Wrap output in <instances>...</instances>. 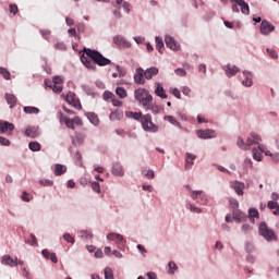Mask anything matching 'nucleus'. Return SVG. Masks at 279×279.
<instances>
[{"label":"nucleus","mask_w":279,"mask_h":279,"mask_svg":"<svg viewBox=\"0 0 279 279\" xmlns=\"http://www.w3.org/2000/svg\"><path fill=\"white\" fill-rule=\"evenodd\" d=\"M83 53H85V56H81V62L82 64H84V66H86V69L95 71L97 69V65L108 66V64H111V66H114L116 71H118L119 77H125V72L123 71V68H121V65L119 64L112 63V61L104 57L101 52L93 50L90 48H83Z\"/></svg>","instance_id":"obj_1"},{"label":"nucleus","mask_w":279,"mask_h":279,"mask_svg":"<svg viewBox=\"0 0 279 279\" xmlns=\"http://www.w3.org/2000/svg\"><path fill=\"white\" fill-rule=\"evenodd\" d=\"M259 236H263L267 243H271V241H278V234L267 226V222L263 221L258 227Z\"/></svg>","instance_id":"obj_2"},{"label":"nucleus","mask_w":279,"mask_h":279,"mask_svg":"<svg viewBox=\"0 0 279 279\" xmlns=\"http://www.w3.org/2000/svg\"><path fill=\"white\" fill-rule=\"evenodd\" d=\"M140 123L144 132H149L150 134H157V132L160 131V128L156 123H154V120L151 119V114L149 113L144 114Z\"/></svg>","instance_id":"obj_3"},{"label":"nucleus","mask_w":279,"mask_h":279,"mask_svg":"<svg viewBox=\"0 0 279 279\" xmlns=\"http://www.w3.org/2000/svg\"><path fill=\"white\" fill-rule=\"evenodd\" d=\"M134 97L138 101V104H142L143 108H145L148 104H151V101H154V96L149 94L148 89H145L143 87H140L134 90Z\"/></svg>","instance_id":"obj_4"},{"label":"nucleus","mask_w":279,"mask_h":279,"mask_svg":"<svg viewBox=\"0 0 279 279\" xmlns=\"http://www.w3.org/2000/svg\"><path fill=\"white\" fill-rule=\"evenodd\" d=\"M190 197L198 204V206H208V196L202 190L191 191Z\"/></svg>","instance_id":"obj_5"},{"label":"nucleus","mask_w":279,"mask_h":279,"mask_svg":"<svg viewBox=\"0 0 279 279\" xmlns=\"http://www.w3.org/2000/svg\"><path fill=\"white\" fill-rule=\"evenodd\" d=\"M262 36H269L272 32H276V26L267 20H263L259 26Z\"/></svg>","instance_id":"obj_6"},{"label":"nucleus","mask_w":279,"mask_h":279,"mask_svg":"<svg viewBox=\"0 0 279 279\" xmlns=\"http://www.w3.org/2000/svg\"><path fill=\"white\" fill-rule=\"evenodd\" d=\"M196 136L203 141H208V138H217V132L213 129L197 130Z\"/></svg>","instance_id":"obj_7"},{"label":"nucleus","mask_w":279,"mask_h":279,"mask_svg":"<svg viewBox=\"0 0 279 279\" xmlns=\"http://www.w3.org/2000/svg\"><path fill=\"white\" fill-rule=\"evenodd\" d=\"M243 78L242 86L245 88H252L254 86V74L250 70L242 71Z\"/></svg>","instance_id":"obj_8"},{"label":"nucleus","mask_w":279,"mask_h":279,"mask_svg":"<svg viewBox=\"0 0 279 279\" xmlns=\"http://www.w3.org/2000/svg\"><path fill=\"white\" fill-rule=\"evenodd\" d=\"M107 241H114V243L120 245V247H125V243H128L121 233L114 232H111L107 235Z\"/></svg>","instance_id":"obj_9"},{"label":"nucleus","mask_w":279,"mask_h":279,"mask_svg":"<svg viewBox=\"0 0 279 279\" xmlns=\"http://www.w3.org/2000/svg\"><path fill=\"white\" fill-rule=\"evenodd\" d=\"M134 83L143 86L145 85V70L143 68H137L133 75Z\"/></svg>","instance_id":"obj_10"},{"label":"nucleus","mask_w":279,"mask_h":279,"mask_svg":"<svg viewBox=\"0 0 279 279\" xmlns=\"http://www.w3.org/2000/svg\"><path fill=\"white\" fill-rule=\"evenodd\" d=\"M227 77H234V75H236V73H239L241 71V69H239V66L236 65H232L230 63H228L227 65L222 66Z\"/></svg>","instance_id":"obj_11"},{"label":"nucleus","mask_w":279,"mask_h":279,"mask_svg":"<svg viewBox=\"0 0 279 279\" xmlns=\"http://www.w3.org/2000/svg\"><path fill=\"white\" fill-rule=\"evenodd\" d=\"M165 43L168 49H171L172 51H178L180 49V45H178V41H175V38H173L170 35H167L165 37Z\"/></svg>","instance_id":"obj_12"},{"label":"nucleus","mask_w":279,"mask_h":279,"mask_svg":"<svg viewBox=\"0 0 279 279\" xmlns=\"http://www.w3.org/2000/svg\"><path fill=\"white\" fill-rule=\"evenodd\" d=\"M260 137L256 133H251L250 137L246 140V146H247V151L252 149L253 145H258L260 143Z\"/></svg>","instance_id":"obj_13"},{"label":"nucleus","mask_w":279,"mask_h":279,"mask_svg":"<svg viewBox=\"0 0 279 279\" xmlns=\"http://www.w3.org/2000/svg\"><path fill=\"white\" fill-rule=\"evenodd\" d=\"M231 189L235 191L236 195L243 196V191L245 190V183L241 181H232L230 183Z\"/></svg>","instance_id":"obj_14"},{"label":"nucleus","mask_w":279,"mask_h":279,"mask_svg":"<svg viewBox=\"0 0 279 279\" xmlns=\"http://www.w3.org/2000/svg\"><path fill=\"white\" fill-rule=\"evenodd\" d=\"M24 134L28 138H38L40 136V131L37 126H28L25 129Z\"/></svg>","instance_id":"obj_15"},{"label":"nucleus","mask_w":279,"mask_h":279,"mask_svg":"<svg viewBox=\"0 0 279 279\" xmlns=\"http://www.w3.org/2000/svg\"><path fill=\"white\" fill-rule=\"evenodd\" d=\"M16 260H19L17 257H15L14 259L10 255H4L1 257V265H9V267H17L19 263Z\"/></svg>","instance_id":"obj_16"},{"label":"nucleus","mask_w":279,"mask_h":279,"mask_svg":"<svg viewBox=\"0 0 279 279\" xmlns=\"http://www.w3.org/2000/svg\"><path fill=\"white\" fill-rule=\"evenodd\" d=\"M231 3H236L241 8L242 14L250 15V4L245 0H230Z\"/></svg>","instance_id":"obj_17"},{"label":"nucleus","mask_w":279,"mask_h":279,"mask_svg":"<svg viewBox=\"0 0 279 279\" xmlns=\"http://www.w3.org/2000/svg\"><path fill=\"white\" fill-rule=\"evenodd\" d=\"M113 175L118 178H123L125 175V171L123 170V166L120 162H114L111 170Z\"/></svg>","instance_id":"obj_18"},{"label":"nucleus","mask_w":279,"mask_h":279,"mask_svg":"<svg viewBox=\"0 0 279 279\" xmlns=\"http://www.w3.org/2000/svg\"><path fill=\"white\" fill-rule=\"evenodd\" d=\"M197 158L196 155H193L191 153H185V169L189 171L190 169H193V166L195 165L194 160Z\"/></svg>","instance_id":"obj_19"},{"label":"nucleus","mask_w":279,"mask_h":279,"mask_svg":"<svg viewBox=\"0 0 279 279\" xmlns=\"http://www.w3.org/2000/svg\"><path fill=\"white\" fill-rule=\"evenodd\" d=\"M14 131V124L8 121L0 120V134H5V132Z\"/></svg>","instance_id":"obj_20"},{"label":"nucleus","mask_w":279,"mask_h":279,"mask_svg":"<svg viewBox=\"0 0 279 279\" xmlns=\"http://www.w3.org/2000/svg\"><path fill=\"white\" fill-rule=\"evenodd\" d=\"M159 70L156 66L148 68L144 70L145 80H154L155 75H158Z\"/></svg>","instance_id":"obj_21"},{"label":"nucleus","mask_w":279,"mask_h":279,"mask_svg":"<svg viewBox=\"0 0 279 279\" xmlns=\"http://www.w3.org/2000/svg\"><path fill=\"white\" fill-rule=\"evenodd\" d=\"M41 255L46 260H51V263H58V256H56V253H50L49 250L44 248L41 251Z\"/></svg>","instance_id":"obj_22"},{"label":"nucleus","mask_w":279,"mask_h":279,"mask_svg":"<svg viewBox=\"0 0 279 279\" xmlns=\"http://www.w3.org/2000/svg\"><path fill=\"white\" fill-rule=\"evenodd\" d=\"M85 117L88 119V121L92 123V125H95V128H97V125H99V116H97V113L86 112Z\"/></svg>","instance_id":"obj_23"},{"label":"nucleus","mask_w":279,"mask_h":279,"mask_svg":"<svg viewBox=\"0 0 279 279\" xmlns=\"http://www.w3.org/2000/svg\"><path fill=\"white\" fill-rule=\"evenodd\" d=\"M156 88H155V95L157 97H160V99H167V95L165 93V87H162V83H155Z\"/></svg>","instance_id":"obj_24"},{"label":"nucleus","mask_w":279,"mask_h":279,"mask_svg":"<svg viewBox=\"0 0 279 279\" xmlns=\"http://www.w3.org/2000/svg\"><path fill=\"white\" fill-rule=\"evenodd\" d=\"M144 110H150L154 114H160L162 112V108L156 104L148 102Z\"/></svg>","instance_id":"obj_25"},{"label":"nucleus","mask_w":279,"mask_h":279,"mask_svg":"<svg viewBox=\"0 0 279 279\" xmlns=\"http://www.w3.org/2000/svg\"><path fill=\"white\" fill-rule=\"evenodd\" d=\"M185 207L190 213H195L196 215H202L203 210L202 208L197 207L195 204L191 203V201H187L185 203Z\"/></svg>","instance_id":"obj_26"},{"label":"nucleus","mask_w":279,"mask_h":279,"mask_svg":"<svg viewBox=\"0 0 279 279\" xmlns=\"http://www.w3.org/2000/svg\"><path fill=\"white\" fill-rule=\"evenodd\" d=\"M5 101L11 110L16 107V96L14 94H5Z\"/></svg>","instance_id":"obj_27"},{"label":"nucleus","mask_w":279,"mask_h":279,"mask_svg":"<svg viewBox=\"0 0 279 279\" xmlns=\"http://www.w3.org/2000/svg\"><path fill=\"white\" fill-rule=\"evenodd\" d=\"M233 219L234 221H238V223H241L247 219V215L241 210H235L233 213Z\"/></svg>","instance_id":"obj_28"},{"label":"nucleus","mask_w":279,"mask_h":279,"mask_svg":"<svg viewBox=\"0 0 279 279\" xmlns=\"http://www.w3.org/2000/svg\"><path fill=\"white\" fill-rule=\"evenodd\" d=\"M125 117L128 119H134L135 121H142L144 114L142 112L126 111Z\"/></svg>","instance_id":"obj_29"},{"label":"nucleus","mask_w":279,"mask_h":279,"mask_svg":"<svg viewBox=\"0 0 279 279\" xmlns=\"http://www.w3.org/2000/svg\"><path fill=\"white\" fill-rule=\"evenodd\" d=\"M64 173H66V166H64L62 163H56L54 165V175L60 177V175H64Z\"/></svg>","instance_id":"obj_30"},{"label":"nucleus","mask_w":279,"mask_h":279,"mask_svg":"<svg viewBox=\"0 0 279 279\" xmlns=\"http://www.w3.org/2000/svg\"><path fill=\"white\" fill-rule=\"evenodd\" d=\"M86 140V135L84 134H81V133H77L75 135V137L72 140V143L75 145V146H82L84 145V141Z\"/></svg>","instance_id":"obj_31"},{"label":"nucleus","mask_w":279,"mask_h":279,"mask_svg":"<svg viewBox=\"0 0 279 279\" xmlns=\"http://www.w3.org/2000/svg\"><path fill=\"white\" fill-rule=\"evenodd\" d=\"M163 121H169L171 125H175V128H179V130H182V124H180V122H178V120H175L173 116H165Z\"/></svg>","instance_id":"obj_32"},{"label":"nucleus","mask_w":279,"mask_h":279,"mask_svg":"<svg viewBox=\"0 0 279 279\" xmlns=\"http://www.w3.org/2000/svg\"><path fill=\"white\" fill-rule=\"evenodd\" d=\"M78 236L83 241H90V239H93V233H90L86 230H81V231H78Z\"/></svg>","instance_id":"obj_33"},{"label":"nucleus","mask_w":279,"mask_h":279,"mask_svg":"<svg viewBox=\"0 0 279 279\" xmlns=\"http://www.w3.org/2000/svg\"><path fill=\"white\" fill-rule=\"evenodd\" d=\"M156 43V49L161 53L162 49L165 48V41L162 40V37L156 36L155 37Z\"/></svg>","instance_id":"obj_34"},{"label":"nucleus","mask_w":279,"mask_h":279,"mask_svg":"<svg viewBox=\"0 0 279 279\" xmlns=\"http://www.w3.org/2000/svg\"><path fill=\"white\" fill-rule=\"evenodd\" d=\"M236 145L239 149H242L243 151H247V143L243 140V137L239 136L236 140Z\"/></svg>","instance_id":"obj_35"},{"label":"nucleus","mask_w":279,"mask_h":279,"mask_svg":"<svg viewBox=\"0 0 279 279\" xmlns=\"http://www.w3.org/2000/svg\"><path fill=\"white\" fill-rule=\"evenodd\" d=\"M258 217H259L258 209L256 208L248 209V219H251L254 222V219H258Z\"/></svg>","instance_id":"obj_36"},{"label":"nucleus","mask_w":279,"mask_h":279,"mask_svg":"<svg viewBox=\"0 0 279 279\" xmlns=\"http://www.w3.org/2000/svg\"><path fill=\"white\" fill-rule=\"evenodd\" d=\"M116 95H118V97H120V99H125V97H128V90H125V88H123V87H117Z\"/></svg>","instance_id":"obj_37"},{"label":"nucleus","mask_w":279,"mask_h":279,"mask_svg":"<svg viewBox=\"0 0 279 279\" xmlns=\"http://www.w3.org/2000/svg\"><path fill=\"white\" fill-rule=\"evenodd\" d=\"M25 114H38L40 112V109L37 107H24Z\"/></svg>","instance_id":"obj_38"},{"label":"nucleus","mask_w":279,"mask_h":279,"mask_svg":"<svg viewBox=\"0 0 279 279\" xmlns=\"http://www.w3.org/2000/svg\"><path fill=\"white\" fill-rule=\"evenodd\" d=\"M28 149H31V151H40V149H41L40 143L29 142L28 143Z\"/></svg>","instance_id":"obj_39"},{"label":"nucleus","mask_w":279,"mask_h":279,"mask_svg":"<svg viewBox=\"0 0 279 279\" xmlns=\"http://www.w3.org/2000/svg\"><path fill=\"white\" fill-rule=\"evenodd\" d=\"M175 271H178V264H175L174 262H169L168 263V274H170V276H173V274H175Z\"/></svg>","instance_id":"obj_40"},{"label":"nucleus","mask_w":279,"mask_h":279,"mask_svg":"<svg viewBox=\"0 0 279 279\" xmlns=\"http://www.w3.org/2000/svg\"><path fill=\"white\" fill-rule=\"evenodd\" d=\"M105 279H114V272L112 271V268L106 267L104 270Z\"/></svg>","instance_id":"obj_41"},{"label":"nucleus","mask_w":279,"mask_h":279,"mask_svg":"<svg viewBox=\"0 0 279 279\" xmlns=\"http://www.w3.org/2000/svg\"><path fill=\"white\" fill-rule=\"evenodd\" d=\"M244 250L247 254H252L256 250V246H254V243L252 242H246L244 245Z\"/></svg>","instance_id":"obj_42"},{"label":"nucleus","mask_w":279,"mask_h":279,"mask_svg":"<svg viewBox=\"0 0 279 279\" xmlns=\"http://www.w3.org/2000/svg\"><path fill=\"white\" fill-rule=\"evenodd\" d=\"M0 75H2V77H4L5 80H11L12 77V74L5 68H0Z\"/></svg>","instance_id":"obj_43"},{"label":"nucleus","mask_w":279,"mask_h":279,"mask_svg":"<svg viewBox=\"0 0 279 279\" xmlns=\"http://www.w3.org/2000/svg\"><path fill=\"white\" fill-rule=\"evenodd\" d=\"M74 162L76 165H78V167H82V153H80L78 150L76 153H74Z\"/></svg>","instance_id":"obj_44"},{"label":"nucleus","mask_w":279,"mask_h":279,"mask_svg":"<svg viewBox=\"0 0 279 279\" xmlns=\"http://www.w3.org/2000/svg\"><path fill=\"white\" fill-rule=\"evenodd\" d=\"M123 40H125V37H123V36L117 35L113 37V43L118 47H121L123 45Z\"/></svg>","instance_id":"obj_45"},{"label":"nucleus","mask_w":279,"mask_h":279,"mask_svg":"<svg viewBox=\"0 0 279 279\" xmlns=\"http://www.w3.org/2000/svg\"><path fill=\"white\" fill-rule=\"evenodd\" d=\"M63 239L66 241V243H71V245H75V238H73L71 233H64Z\"/></svg>","instance_id":"obj_46"},{"label":"nucleus","mask_w":279,"mask_h":279,"mask_svg":"<svg viewBox=\"0 0 279 279\" xmlns=\"http://www.w3.org/2000/svg\"><path fill=\"white\" fill-rule=\"evenodd\" d=\"M82 89L84 90V93H86V95H95V90L93 89V87H90V85H82Z\"/></svg>","instance_id":"obj_47"},{"label":"nucleus","mask_w":279,"mask_h":279,"mask_svg":"<svg viewBox=\"0 0 279 279\" xmlns=\"http://www.w3.org/2000/svg\"><path fill=\"white\" fill-rule=\"evenodd\" d=\"M102 97L105 101H108V99H111L112 101V99H114V94L110 90H105Z\"/></svg>","instance_id":"obj_48"},{"label":"nucleus","mask_w":279,"mask_h":279,"mask_svg":"<svg viewBox=\"0 0 279 279\" xmlns=\"http://www.w3.org/2000/svg\"><path fill=\"white\" fill-rule=\"evenodd\" d=\"M40 186H53V181L50 179H41L39 180Z\"/></svg>","instance_id":"obj_49"},{"label":"nucleus","mask_w":279,"mask_h":279,"mask_svg":"<svg viewBox=\"0 0 279 279\" xmlns=\"http://www.w3.org/2000/svg\"><path fill=\"white\" fill-rule=\"evenodd\" d=\"M253 158L254 160H257V162H260V160H263V155L258 151V149L253 148Z\"/></svg>","instance_id":"obj_50"},{"label":"nucleus","mask_w":279,"mask_h":279,"mask_svg":"<svg viewBox=\"0 0 279 279\" xmlns=\"http://www.w3.org/2000/svg\"><path fill=\"white\" fill-rule=\"evenodd\" d=\"M75 99H76V98H75V93H73V92H69V93L66 94V96H65V100H66V102L70 104V105H71Z\"/></svg>","instance_id":"obj_51"},{"label":"nucleus","mask_w":279,"mask_h":279,"mask_svg":"<svg viewBox=\"0 0 279 279\" xmlns=\"http://www.w3.org/2000/svg\"><path fill=\"white\" fill-rule=\"evenodd\" d=\"M122 8L126 14H130L132 12V4L128 1H124L122 3Z\"/></svg>","instance_id":"obj_52"},{"label":"nucleus","mask_w":279,"mask_h":279,"mask_svg":"<svg viewBox=\"0 0 279 279\" xmlns=\"http://www.w3.org/2000/svg\"><path fill=\"white\" fill-rule=\"evenodd\" d=\"M63 121H64L66 128H70V130H75V124L73 123L72 119L63 118Z\"/></svg>","instance_id":"obj_53"},{"label":"nucleus","mask_w":279,"mask_h":279,"mask_svg":"<svg viewBox=\"0 0 279 279\" xmlns=\"http://www.w3.org/2000/svg\"><path fill=\"white\" fill-rule=\"evenodd\" d=\"M92 189L95 191V193H101V186L97 181L92 182Z\"/></svg>","instance_id":"obj_54"},{"label":"nucleus","mask_w":279,"mask_h":279,"mask_svg":"<svg viewBox=\"0 0 279 279\" xmlns=\"http://www.w3.org/2000/svg\"><path fill=\"white\" fill-rule=\"evenodd\" d=\"M175 75H179V77H186V70L179 68L174 70Z\"/></svg>","instance_id":"obj_55"},{"label":"nucleus","mask_w":279,"mask_h":279,"mask_svg":"<svg viewBox=\"0 0 279 279\" xmlns=\"http://www.w3.org/2000/svg\"><path fill=\"white\" fill-rule=\"evenodd\" d=\"M70 106H73V108H76V110H82V102H80V99L77 98H74Z\"/></svg>","instance_id":"obj_56"},{"label":"nucleus","mask_w":279,"mask_h":279,"mask_svg":"<svg viewBox=\"0 0 279 279\" xmlns=\"http://www.w3.org/2000/svg\"><path fill=\"white\" fill-rule=\"evenodd\" d=\"M54 48L58 49L59 51H66V45L64 43H57L54 45Z\"/></svg>","instance_id":"obj_57"},{"label":"nucleus","mask_w":279,"mask_h":279,"mask_svg":"<svg viewBox=\"0 0 279 279\" xmlns=\"http://www.w3.org/2000/svg\"><path fill=\"white\" fill-rule=\"evenodd\" d=\"M22 202H32V196H29V193L23 192L21 195Z\"/></svg>","instance_id":"obj_58"},{"label":"nucleus","mask_w":279,"mask_h":279,"mask_svg":"<svg viewBox=\"0 0 279 279\" xmlns=\"http://www.w3.org/2000/svg\"><path fill=\"white\" fill-rule=\"evenodd\" d=\"M0 145H2L3 147H10V140L0 136Z\"/></svg>","instance_id":"obj_59"},{"label":"nucleus","mask_w":279,"mask_h":279,"mask_svg":"<svg viewBox=\"0 0 279 279\" xmlns=\"http://www.w3.org/2000/svg\"><path fill=\"white\" fill-rule=\"evenodd\" d=\"M266 51L270 56V58H272V60H278V53L275 50L267 48Z\"/></svg>","instance_id":"obj_60"},{"label":"nucleus","mask_w":279,"mask_h":279,"mask_svg":"<svg viewBox=\"0 0 279 279\" xmlns=\"http://www.w3.org/2000/svg\"><path fill=\"white\" fill-rule=\"evenodd\" d=\"M144 175L148 180H154V178H156V174H155L154 170H151V169L147 170V172Z\"/></svg>","instance_id":"obj_61"},{"label":"nucleus","mask_w":279,"mask_h":279,"mask_svg":"<svg viewBox=\"0 0 279 279\" xmlns=\"http://www.w3.org/2000/svg\"><path fill=\"white\" fill-rule=\"evenodd\" d=\"M278 207H279L278 202H276V201H269V202H268V208H269L270 210H275V209L278 208Z\"/></svg>","instance_id":"obj_62"},{"label":"nucleus","mask_w":279,"mask_h":279,"mask_svg":"<svg viewBox=\"0 0 279 279\" xmlns=\"http://www.w3.org/2000/svg\"><path fill=\"white\" fill-rule=\"evenodd\" d=\"M31 239H32V241L29 242V241H26V243H29L31 245H36V246H38V240L36 239V235L34 234V233H31Z\"/></svg>","instance_id":"obj_63"},{"label":"nucleus","mask_w":279,"mask_h":279,"mask_svg":"<svg viewBox=\"0 0 279 279\" xmlns=\"http://www.w3.org/2000/svg\"><path fill=\"white\" fill-rule=\"evenodd\" d=\"M22 274H23L24 278L32 279V275L28 272L27 268L23 267Z\"/></svg>","instance_id":"obj_64"}]
</instances>
